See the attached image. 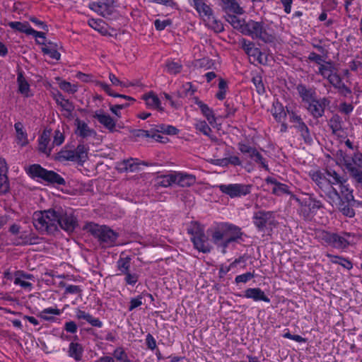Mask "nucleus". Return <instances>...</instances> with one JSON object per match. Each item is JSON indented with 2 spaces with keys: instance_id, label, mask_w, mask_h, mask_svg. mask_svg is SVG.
I'll list each match as a JSON object with an SVG mask.
<instances>
[{
  "instance_id": "1",
  "label": "nucleus",
  "mask_w": 362,
  "mask_h": 362,
  "mask_svg": "<svg viewBox=\"0 0 362 362\" xmlns=\"http://www.w3.org/2000/svg\"><path fill=\"white\" fill-rule=\"evenodd\" d=\"M57 207L48 210L35 211L33 223L35 229L41 234L54 235L57 233Z\"/></svg>"
},
{
  "instance_id": "2",
  "label": "nucleus",
  "mask_w": 362,
  "mask_h": 362,
  "mask_svg": "<svg viewBox=\"0 0 362 362\" xmlns=\"http://www.w3.org/2000/svg\"><path fill=\"white\" fill-rule=\"evenodd\" d=\"M268 30L269 27L264 21L250 19L244 25L242 34L248 35L253 40H259L265 43H272L276 38Z\"/></svg>"
},
{
  "instance_id": "3",
  "label": "nucleus",
  "mask_w": 362,
  "mask_h": 362,
  "mask_svg": "<svg viewBox=\"0 0 362 362\" xmlns=\"http://www.w3.org/2000/svg\"><path fill=\"white\" fill-rule=\"evenodd\" d=\"M291 199L298 204L299 214L306 220L312 218L319 209L323 208L322 202L317 199L313 194H306L303 198L291 194Z\"/></svg>"
},
{
  "instance_id": "4",
  "label": "nucleus",
  "mask_w": 362,
  "mask_h": 362,
  "mask_svg": "<svg viewBox=\"0 0 362 362\" xmlns=\"http://www.w3.org/2000/svg\"><path fill=\"white\" fill-rule=\"evenodd\" d=\"M88 231L94 238H97L103 247H110L116 244L118 233L106 226L90 224L88 226Z\"/></svg>"
},
{
  "instance_id": "5",
  "label": "nucleus",
  "mask_w": 362,
  "mask_h": 362,
  "mask_svg": "<svg viewBox=\"0 0 362 362\" xmlns=\"http://www.w3.org/2000/svg\"><path fill=\"white\" fill-rule=\"evenodd\" d=\"M28 174L33 178H40L52 185H65V180L53 170H48L39 164H33L29 166Z\"/></svg>"
},
{
  "instance_id": "6",
  "label": "nucleus",
  "mask_w": 362,
  "mask_h": 362,
  "mask_svg": "<svg viewBox=\"0 0 362 362\" xmlns=\"http://www.w3.org/2000/svg\"><path fill=\"white\" fill-rule=\"evenodd\" d=\"M187 232L192 235L191 240L194 248L203 253H208L211 251V247L202 226L197 222H192L188 228Z\"/></svg>"
},
{
  "instance_id": "7",
  "label": "nucleus",
  "mask_w": 362,
  "mask_h": 362,
  "mask_svg": "<svg viewBox=\"0 0 362 362\" xmlns=\"http://www.w3.org/2000/svg\"><path fill=\"white\" fill-rule=\"evenodd\" d=\"M57 232L62 228L67 233H72L78 226L77 218L71 209L57 207Z\"/></svg>"
},
{
  "instance_id": "8",
  "label": "nucleus",
  "mask_w": 362,
  "mask_h": 362,
  "mask_svg": "<svg viewBox=\"0 0 362 362\" xmlns=\"http://www.w3.org/2000/svg\"><path fill=\"white\" fill-rule=\"evenodd\" d=\"M309 175L312 180L324 192L328 199L338 198V191L332 185L331 180L327 178L320 170L310 171Z\"/></svg>"
},
{
  "instance_id": "9",
  "label": "nucleus",
  "mask_w": 362,
  "mask_h": 362,
  "mask_svg": "<svg viewBox=\"0 0 362 362\" xmlns=\"http://www.w3.org/2000/svg\"><path fill=\"white\" fill-rule=\"evenodd\" d=\"M338 198L334 199H328V202L332 205H336L337 209L341 214L347 217L353 218L355 216L354 207L356 206V199L354 194H344L340 196L338 192Z\"/></svg>"
},
{
  "instance_id": "10",
  "label": "nucleus",
  "mask_w": 362,
  "mask_h": 362,
  "mask_svg": "<svg viewBox=\"0 0 362 362\" xmlns=\"http://www.w3.org/2000/svg\"><path fill=\"white\" fill-rule=\"evenodd\" d=\"M218 187L222 193L229 196L233 199L249 194L251 192L252 185L236 183L220 185L218 186Z\"/></svg>"
},
{
  "instance_id": "11",
  "label": "nucleus",
  "mask_w": 362,
  "mask_h": 362,
  "mask_svg": "<svg viewBox=\"0 0 362 362\" xmlns=\"http://www.w3.org/2000/svg\"><path fill=\"white\" fill-rule=\"evenodd\" d=\"M318 74L326 78L332 86H337L341 82L340 76L337 73L332 62H325L318 69Z\"/></svg>"
},
{
  "instance_id": "12",
  "label": "nucleus",
  "mask_w": 362,
  "mask_h": 362,
  "mask_svg": "<svg viewBox=\"0 0 362 362\" xmlns=\"http://www.w3.org/2000/svg\"><path fill=\"white\" fill-rule=\"evenodd\" d=\"M239 151L245 155H247L255 163L260 165L265 170L269 171L268 165L266 163L265 158L262 154L257 150V148L252 147L247 144L243 143H238V144Z\"/></svg>"
},
{
  "instance_id": "13",
  "label": "nucleus",
  "mask_w": 362,
  "mask_h": 362,
  "mask_svg": "<svg viewBox=\"0 0 362 362\" xmlns=\"http://www.w3.org/2000/svg\"><path fill=\"white\" fill-rule=\"evenodd\" d=\"M308 103V111L313 118L318 119L324 115L325 107L329 105V100L326 98L320 99L314 98Z\"/></svg>"
},
{
  "instance_id": "14",
  "label": "nucleus",
  "mask_w": 362,
  "mask_h": 362,
  "mask_svg": "<svg viewBox=\"0 0 362 362\" xmlns=\"http://www.w3.org/2000/svg\"><path fill=\"white\" fill-rule=\"evenodd\" d=\"M344 236H341L337 233H326L323 235V240L334 247L346 248L349 245L346 237H350L351 234L349 233H344Z\"/></svg>"
},
{
  "instance_id": "15",
  "label": "nucleus",
  "mask_w": 362,
  "mask_h": 362,
  "mask_svg": "<svg viewBox=\"0 0 362 362\" xmlns=\"http://www.w3.org/2000/svg\"><path fill=\"white\" fill-rule=\"evenodd\" d=\"M113 0H98L90 4V8L103 17L111 16L114 11Z\"/></svg>"
},
{
  "instance_id": "16",
  "label": "nucleus",
  "mask_w": 362,
  "mask_h": 362,
  "mask_svg": "<svg viewBox=\"0 0 362 362\" xmlns=\"http://www.w3.org/2000/svg\"><path fill=\"white\" fill-rule=\"evenodd\" d=\"M240 47L244 50L249 57H252L257 59L260 64H264L262 55L263 54L258 47H255L253 42L245 38H241L239 40Z\"/></svg>"
},
{
  "instance_id": "17",
  "label": "nucleus",
  "mask_w": 362,
  "mask_h": 362,
  "mask_svg": "<svg viewBox=\"0 0 362 362\" xmlns=\"http://www.w3.org/2000/svg\"><path fill=\"white\" fill-rule=\"evenodd\" d=\"M226 232L228 233L227 238L223 241L221 247L223 248V252H226V249L228 247L230 243L233 242H237L239 239H241L243 233L241 229L233 224L226 223Z\"/></svg>"
},
{
  "instance_id": "18",
  "label": "nucleus",
  "mask_w": 362,
  "mask_h": 362,
  "mask_svg": "<svg viewBox=\"0 0 362 362\" xmlns=\"http://www.w3.org/2000/svg\"><path fill=\"white\" fill-rule=\"evenodd\" d=\"M273 218L272 211H258L254 214L252 220L257 229L264 231L267 223Z\"/></svg>"
},
{
  "instance_id": "19",
  "label": "nucleus",
  "mask_w": 362,
  "mask_h": 362,
  "mask_svg": "<svg viewBox=\"0 0 362 362\" xmlns=\"http://www.w3.org/2000/svg\"><path fill=\"white\" fill-rule=\"evenodd\" d=\"M140 163L137 159L129 158L118 162L116 169L119 173L136 172L139 170Z\"/></svg>"
},
{
  "instance_id": "20",
  "label": "nucleus",
  "mask_w": 362,
  "mask_h": 362,
  "mask_svg": "<svg viewBox=\"0 0 362 362\" xmlns=\"http://www.w3.org/2000/svg\"><path fill=\"white\" fill-rule=\"evenodd\" d=\"M265 182L267 184H271L274 185L272 189V192L274 195L281 196L283 194H289L291 196V194H293L290 190L289 187L287 185L279 182L274 177H267L265 179Z\"/></svg>"
},
{
  "instance_id": "21",
  "label": "nucleus",
  "mask_w": 362,
  "mask_h": 362,
  "mask_svg": "<svg viewBox=\"0 0 362 362\" xmlns=\"http://www.w3.org/2000/svg\"><path fill=\"white\" fill-rule=\"evenodd\" d=\"M93 117L110 132L115 131L116 122L109 115L104 113L103 110L96 111Z\"/></svg>"
},
{
  "instance_id": "22",
  "label": "nucleus",
  "mask_w": 362,
  "mask_h": 362,
  "mask_svg": "<svg viewBox=\"0 0 362 362\" xmlns=\"http://www.w3.org/2000/svg\"><path fill=\"white\" fill-rule=\"evenodd\" d=\"M7 172L8 167L6 160L0 157V194H4L9 190Z\"/></svg>"
},
{
  "instance_id": "23",
  "label": "nucleus",
  "mask_w": 362,
  "mask_h": 362,
  "mask_svg": "<svg viewBox=\"0 0 362 362\" xmlns=\"http://www.w3.org/2000/svg\"><path fill=\"white\" fill-rule=\"evenodd\" d=\"M75 125L76 126V134L83 139L95 136L96 132L94 129H90L88 125L78 118L75 120Z\"/></svg>"
},
{
  "instance_id": "24",
  "label": "nucleus",
  "mask_w": 362,
  "mask_h": 362,
  "mask_svg": "<svg viewBox=\"0 0 362 362\" xmlns=\"http://www.w3.org/2000/svg\"><path fill=\"white\" fill-rule=\"evenodd\" d=\"M244 296L247 298H252L255 301L262 300L266 303L270 302V299L259 288H250L246 289Z\"/></svg>"
},
{
  "instance_id": "25",
  "label": "nucleus",
  "mask_w": 362,
  "mask_h": 362,
  "mask_svg": "<svg viewBox=\"0 0 362 362\" xmlns=\"http://www.w3.org/2000/svg\"><path fill=\"white\" fill-rule=\"evenodd\" d=\"M175 184L182 187L192 186L196 182V177L192 174L175 172Z\"/></svg>"
},
{
  "instance_id": "26",
  "label": "nucleus",
  "mask_w": 362,
  "mask_h": 362,
  "mask_svg": "<svg viewBox=\"0 0 362 362\" xmlns=\"http://www.w3.org/2000/svg\"><path fill=\"white\" fill-rule=\"evenodd\" d=\"M221 7L226 12H231L235 14H243L244 10L240 6L236 0H221Z\"/></svg>"
},
{
  "instance_id": "27",
  "label": "nucleus",
  "mask_w": 362,
  "mask_h": 362,
  "mask_svg": "<svg viewBox=\"0 0 362 362\" xmlns=\"http://www.w3.org/2000/svg\"><path fill=\"white\" fill-rule=\"evenodd\" d=\"M74 151V153L76 157V162L80 166H83L84 163L88 160V148L86 147L84 144H78L76 148Z\"/></svg>"
},
{
  "instance_id": "28",
  "label": "nucleus",
  "mask_w": 362,
  "mask_h": 362,
  "mask_svg": "<svg viewBox=\"0 0 362 362\" xmlns=\"http://www.w3.org/2000/svg\"><path fill=\"white\" fill-rule=\"evenodd\" d=\"M83 347L77 342H71L69 346L68 355L76 361L82 360Z\"/></svg>"
},
{
  "instance_id": "29",
  "label": "nucleus",
  "mask_w": 362,
  "mask_h": 362,
  "mask_svg": "<svg viewBox=\"0 0 362 362\" xmlns=\"http://www.w3.org/2000/svg\"><path fill=\"white\" fill-rule=\"evenodd\" d=\"M142 99L145 100L146 105L148 107L157 109L160 111H163V108L160 107L161 103L160 99L153 92L144 94L142 96Z\"/></svg>"
},
{
  "instance_id": "30",
  "label": "nucleus",
  "mask_w": 362,
  "mask_h": 362,
  "mask_svg": "<svg viewBox=\"0 0 362 362\" xmlns=\"http://www.w3.org/2000/svg\"><path fill=\"white\" fill-rule=\"evenodd\" d=\"M76 317L78 320H85L93 327H101L103 326V322L98 318L94 317L93 315L88 313H86L85 311L77 310Z\"/></svg>"
},
{
  "instance_id": "31",
  "label": "nucleus",
  "mask_w": 362,
  "mask_h": 362,
  "mask_svg": "<svg viewBox=\"0 0 362 362\" xmlns=\"http://www.w3.org/2000/svg\"><path fill=\"white\" fill-rule=\"evenodd\" d=\"M293 127L300 132L301 137L306 144H310L313 142V137L310 132L303 120L294 124Z\"/></svg>"
},
{
  "instance_id": "32",
  "label": "nucleus",
  "mask_w": 362,
  "mask_h": 362,
  "mask_svg": "<svg viewBox=\"0 0 362 362\" xmlns=\"http://www.w3.org/2000/svg\"><path fill=\"white\" fill-rule=\"evenodd\" d=\"M272 115L278 122L284 121L286 117L287 112L284 110L283 105L276 101L273 103V108L272 110Z\"/></svg>"
},
{
  "instance_id": "33",
  "label": "nucleus",
  "mask_w": 362,
  "mask_h": 362,
  "mask_svg": "<svg viewBox=\"0 0 362 362\" xmlns=\"http://www.w3.org/2000/svg\"><path fill=\"white\" fill-rule=\"evenodd\" d=\"M175 172L157 177L156 185L158 187H168L175 184Z\"/></svg>"
},
{
  "instance_id": "34",
  "label": "nucleus",
  "mask_w": 362,
  "mask_h": 362,
  "mask_svg": "<svg viewBox=\"0 0 362 362\" xmlns=\"http://www.w3.org/2000/svg\"><path fill=\"white\" fill-rule=\"evenodd\" d=\"M51 134L50 130H44L42 135L39 138V151L49 155L51 152V148H47L49 142V137Z\"/></svg>"
},
{
  "instance_id": "35",
  "label": "nucleus",
  "mask_w": 362,
  "mask_h": 362,
  "mask_svg": "<svg viewBox=\"0 0 362 362\" xmlns=\"http://www.w3.org/2000/svg\"><path fill=\"white\" fill-rule=\"evenodd\" d=\"M205 25L213 30L215 33H221L224 30L223 25L220 20H218L214 14L208 18H204Z\"/></svg>"
},
{
  "instance_id": "36",
  "label": "nucleus",
  "mask_w": 362,
  "mask_h": 362,
  "mask_svg": "<svg viewBox=\"0 0 362 362\" xmlns=\"http://www.w3.org/2000/svg\"><path fill=\"white\" fill-rule=\"evenodd\" d=\"M195 103L199 107L202 114L206 117L208 122L213 124L216 122V117L214 116L212 109H211L206 104L196 98Z\"/></svg>"
},
{
  "instance_id": "37",
  "label": "nucleus",
  "mask_w": 362,
  "mask_h": 362,
  "mask_svg": "<svg viewBox=\"0 0 362 362\" xmlns=\"http://www.w3.org/2000/svg\"><path fill=\"white\" fill-rule=\"evenodd\" d=\"M17 83L18 85V91L25 97L30 96V85L26 81L22 71L18 73Z\"/></svg>"
},
{
  "instance_id": "38",
  "label": "nucleus",
  "mask_w": 362,
  "mask_h": 362,
  "mask_svg": "<svg viewBox=\"0 0 362 362\" xmlns=\"http://www.w3.org/2000/svg\"><path fill=\"white\" fill-rule=\"evenodd\" d=\"M54 99L57 104L60 105L64 110L66 111L69 114L72 112L74 109L73 103L69 100L65 99L61 93L58 92L54 95Z\"/></svg>"
},
{
  "instance_id": "39",
  "label": "nucleus",
  "mask_w": 362,
  "mask_h": 362,
  "mask_svg": "<svg viewBox=\"0 0 362 362\" xmlns=\"http://www.w3.org/2000/svg\"><path fill=\"white\" fill-rule=\"evenodd\" d=\"M344 165L351 177L354 178L357 183H362V171L360 168L354 166L351 162H345Z\"/></svg>"
},
{
  "instance_id": "40",
  "label": "nucleus",
  "mask_w": 362,
  "mask_h": 362,
  "mask_svg": "<svg viewBox=\"0 0 362 362\" xmlns=\"http://www.w3.org/2000/svg\"><path fill=\"white\" fill-rule=\"evenodd\" d=\"M117 268L119 272L118 275H123L129 272L131 268V257L129 256L120 257L117 262Z\"/></svg>"
},
{
  "instance_id": "41",
  "label": "nucleus",
  "mask_w": 362,
  "mask_h": 362,
  "mask_svg": "<svg viewBox=\"0 0 362 362\" xmlns=\"http://www.w3.org/2000/svg\"><path fill=\"white\" fill-rule=\"evenodd\" d=\"M74 155L73 150L63 148L56 154L54 159L59 162L67 160L76 162V157Z\"/></svg>"
},
{
  "instance_id": "42",
  "label": "nucleus",
  "mask_w": 362,
  "mask_h": 362,
  "mask_svg": "<svg viewBox=\"0 0 362 362\" xmlns=\"http://www.w3.org/2000/svg\"><path fill=\"white\" fill-rule=\"evenodd\" d=\"M8 26L21 33L30 35L32 28L28 22L12 21L8 23Z\"/></svg>"
},
{
  "instance_id": "43",
  "label": "nucleus",
  "mask_w": 362,
  "mask_h": 362,
  "mask_svg": "<svg viewBox=\"0 0 362 362\" xmlns=\"http://www.w3.org/2000/svg\"><path fill=\"white\" fill-rule=\"evenodd\" d=\"M226 20L233 26L234 29L239 30L242 33L244 25L246 24L245 20H242L235 15L228 14Z\"/></svg>"
},
{
  "instance_id": "44",
  "label": "nucleus",
  "mask_w": 362,
  "mask_h": 362,
  "mask_svg": "<svg viewBox=\"0 0 362 362\" xmlns=\"http://www.w3.org/2000/svg\"><path fill=\"white\" fill-rule=\"evenodd\" d=\"M327 257L329 258L330 261L334 264H338L344 268L351 269L353 267L352 262L346 258L340 256H336L331 254H327Z\"/></svg>"
},
{
  "instance_id": "45",
  "label": "nucleus",
  "mask_w": 362,
  "mask_h": 362,
  "mask_svg": "<svg viewBox=\"0 0 362 362\" xmlns=\"http://www.w3.org/2000/svg\"><path fill=\"white\" fill-rule=\"evenodd\" d=\"M223 228H224L223 231L220 230H216L211 235V239L214 243L220 247H221L223 241H224L225 238L228 236V233L226 232V227L225 225L223 226Z\"/></svg>"
},
{
  "instance_id": "46",
  "label": "nucleus",
  "mask_w": 362,
  "mask_h": 362,
  "mask_svg": "<svg viewBox=\"0 0 362 362\" xmlns=\"http://www.w3.org/2000/svg\"><path fill=\"white\" fill-rule=\"evenodd\" d=\"M194 8L198 12L199 16L203 18L204 21V18H208L209 16L214 14L212 8L204 1L199 4V6H197Z\"/></svg>"
},
{
  "instance_id": "47",
  "label": "nucleus",
  "mask_w": 362,
  "mask_h": 362,
  "mask_svg": "<svg viewBox=\"0 0 362 362\" xmlns=\"http://www.w3.org/2000/svg\"><path fill=\"white\" fill-rule=\"evenodd\" d=\"M341 118L338 115H334L329 119V126L332 131L333 134H337L339 131L342 129Z\"/></svg>"
},
{
  "instance_id": "48",
  "label": "nucleus",
  "mask_w": 362,
  "mask_h": 362,
  "mask_svg": "<svg viewBox=\"0 0 362 362\" xmlns=\"http://www.w3.org/2000/svg\"><path fill=\"white\" fill-rule=\"evenodd\" d=\"M298 92L300 96L302 98L303 100L308 103L315 97L313 96V93L311 90H309L304 85H298L297 87Z\"/></svg>"
},
{
  "instance_id": "49",
  "label": "nucleus",
  "mask_w": 362,
  "mask_h": 362,
  "mask_svg": "<svg viewBox=\"0 0 362 362\" xmlns=\"http://www.w3.org/2000/svg\"><path fill=\"white\" fill-rule=\"evenodd\" d=\"M14 127L16 131V137L18 143L21 146L25 145L28 143V139L26 133L23 130V124L21 122H17L15 124Z\"/></svg>"
},
{
  "instance_id": "50",
  "label": "nucleus",
  "mask_w": 362,
  "mask_h": 362,
  "mask_svg": "<svg viewBox=\"0 0 362 362\" xmlns=\"http://www.w3.org/2000/svg\"><path fill=\"white\" fill-rule=\"evenodd\" d=\"M167 71L170 74H177L181 72L182 65L176 62L168 61L165 64Z\"/></svg>"
},
{
  "instance_id": "51",
  "label": "nucleus",
  "mask_w": 362,
  "mask_h": 362,
  "mask_svg": "<svg viewBox=\"0 0 362 362\" xmlns=\"http://www.w3.org/2000/svg\"><path fill=\"white\" fill-rule=\"evenodd\" d=\"M327 176L332 178V180H331V184L333 186L336 184H342L343 182H346L347 179L344 177L340 176L335 170H329L326 172Z\"/></svg>"
},
{
  "instance_id": "52",
  "label": "nucleus",
  "mask_w": 362,
  "mask_h": 362,
  "mask_svg": "<svg viewBox=\"0 0 362 362\" xmlns=\"http://www.w3.org/2000/svg\"><path fill=\"white\" fill-rule=\"evenodd\" d=\"M113 356L119 362H131L128 358L127 354L122 347L117 348L113 353Z\"/></svg>"
},
{
  "instance_id": "53",
  "label": "nucleus",
  "mask_w": 362,
  "mask_h": 362,
  "mask_svg": "<svg viewBox=\"0 0 362 362\" xmlns=\"http://www.w3.org/2000/svg\"><path fill=\"white\" fill-rule=\"evenodd\" d=\"M59 88L69 93H74L77 91L78 87L75 84H71L66 81H61L59 84Z\"/></svg>"
},
{
  "instance_id": "54",
  "label": "nucleus",
  "mask_w": 362,
  "mask_h": 362,
  "mask_svg": "<svg viewBox=\"0 0 362 362\" xmlns=\"http://www.w3.org/2000/svg\"><path fill=\"white\" fill-rule=\"evenodd\" d=\"M195 89L192 88V85L191 83H186L182 86V91L179 92V95L180 97H188L194 95L195 92Z\"/></svg>"
},
{
  "instance_id": "55",
  "label": "nucleus",
  "mask_w": 362,
  "mask_h": 362,
  "mask_svg": "<svg viewBox=\"0 0 362 362\" xmlns=\"http://www.w3.org/2000/svg\"><path fill=\"white\" fill-rule=\"evenodd\" d=\"M195 127L197 130L203 133L204 135L210 136V133L212 132L209 126L205 121H199L196 123Z\"/></svg>"
},
{
  "instance_id": "56",
  "label": "nucleus",
  "mask_w": 362,
  "mask_h": 362,
  "mask_svg": "<svg viewBox=\"0 0 362 362\" xmlns=\"http://www.w3.org/2000/svg\"><path fill=\"white\" fill-rule=\"evenodd\" d=\"M42 52L53 59L59 60L60 59V53L54 48L44 47L42 48Z\"/></svg>"
},
{
  "instance_id": "57",
  "label": "nucleus",
  "mask_w": 362,
  "mask_h": 362,
  "mask_svg": "<svg viewBox=\"0 0 362 362\" xmlns=\"http://www.w3.org/2000/svg\"><path fill=\"white\" fill-rule=\"evenodd\" d=\"M252 82L254 85L255 86L257 92L259 94H263L265 93V88L262 82V77L259 76H257L255 77H253Z\"/></svg>"
},
{
  "instance_id": "58",
  "label": "nucleus",
  "mask_w": 362,
  "mask_h": 362,
  "mask_svg": "<svg viewBox=\"0 0 362 362\" xmlns=\"http://www.w3.org/2000/svg\"><path fill=\"white\" fill-rule=\"evenodd\" d=\"M286 112H287V114L289 116V119H290L291 122L294 123L296 124L298 122H299L303 120V119L301 118L300 115H299L296 112V111L290 109L288 107H286Z\"/></svg>"
},
{
  "instance_id": "59",
  "label": "nucleus",
  "mask_w": 362,
  "mask_h": 362,
  "mask_svg": "<svg viewBox=\"0 0 362 362\" xmlns=\"http://www.w3.org/2000/svg\"><path fill=\"white\" fill-rule=\"evenodd\" d=\"M124 275H125L124 281L127 284L134 286L138 281L139 276L136 273H131L129 271Z\"/></svg>"
},
{
  "instance_id": "60",
  "label": "nucleus",
  "mask_w": 362,
  "mask_h": 362,
  "mask_svg": "<svg viewBox=\"0 0 362 362\" xmlns=\"http://www.w3.org/2000/svg\"><path fill=\"white\" fill-rule=\"evenodd\" d=\"M60 313H61L60 310H59L57 308H49L44 309L42 310V314L40 315V317L42 318H43L44 320H50L52 319V317L46 316L45 314H52V315H60Z\"/></svg>"
},
{
  "instance_id": "61",
  "label": "nucleus",
  "mask_w": 362,
  "mask_h": 362,
  "mask_svg": "<svg viewBox=\"0 0 362 362\" xmlns=\"http://www.w3.org/2000/svg\"><path fill=\"white\" fill-rule=\"evenodd\" d=\"M254 277V274L251 272H246L245 274L238 275L235 279V281L237 284L239 283H246L250 279H252Z\"/></svg>"
},
{
  "instance_id": "62",
  "label": "nucleus",
  "mask_w": 362,
  "mask_h": 362,
  "mask_svg": "<svg viewBox=\"0 0 362 362\" xmlns=\"http://www.w3.org/2000/svg\"><path fill=\"white\" fill-rule=\"evenodd\" d=\"M103 21L102 20H96L94 18H91L88 20V25L93 28V29L99 31L100 33H103Z\"/></svg>"
},
{
  "instance_id": "63",
  "label": "nucleus",
  "mask_w": 362,
  "mask_h": 362,
  "mask_svg": "<svg viewBox=\"0 0 362 362\" xmlns=\"http://www.w3.org/2000/svg\"><path fill=\"white\" fill-rule=\"evenodd\" d=\"M172 22L170 19L160 21L159 19H157L154 22L155 28L158 30H164L168 25H171Z\"/></svg>"
},
{
  "instance_id": "64",
  "label": "nucleus",
  "mask_w": 362,
  "mask_h": 362,
  "mask_svg": "<svg viewBox=\"0 0 362 362\" xmlns=\"http://www.w3.org/2000/svg\"><path fill=\"white\" fill-rule=\"evenodd\" d=\"M64 141V136L60 130L57 129L54 131L53 144L60 146Z\"/></svg>"
}]
</instances>
